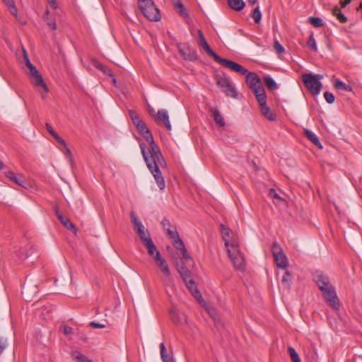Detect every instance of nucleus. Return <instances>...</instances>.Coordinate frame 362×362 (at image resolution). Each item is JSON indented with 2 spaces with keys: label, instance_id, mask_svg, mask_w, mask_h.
I'll use <instances>...</instances> for the list:
<instances>
[{
  "label": "nucleus",
  "instance_id": "6e6552de",
  "mask_svg": "<svg viewBox=\"0 0 362 362\" xmlns=\"http://www.w3.org/2000/svg\"><path fill=\"white\" fill-rule=\"evenodd\" d=\"M271 250L276 266L279 268L286 269L288 267V259L283 252L281 246L277 243H273Z\"/></svg>",
  "mask_w": 362,
  "mask_h": 362
},
{
  "label": "nucleus",
  "instance_id": "79ce46f5",
  "mask_svg": "<svg viewBox=\"0 0 362 362\" xmlns=\"http://www.w3.org/2000/svg\"><path fill=\"white\" fill-rule=\"evenodd\" d=\"M324 97H325L326 101L329 104H332L334 102V99H335L334 95L330 92H328V91L325 92L324 93Z\"/></svg>",
  "mask_w": 362,
  "mask_h": 362
},
{
  "label": "nucleus",
  "instance_id": "39448f33",
  "mask_svg": "<svg viewBox=\"0 0 362 362\" xmlns=\"http://www.w3.org/2000/svg\"><path fill=\"white\" fill-rule=\"evenodd\" d=\"M227 252L229 258L233 262L234 267L238 270L243 271L245 267V262L243 255L239 250L238 245L235 243H231L230 247L227 249Z\"/></svg>",
  "mask_w": 362,
  "mask_h": 362
},
{
  "label": "nucleus",
  "instance_id": "f8f14e48",
  "mask_svg": "<svg viewBox=\"0 0 362 362\" xmlns=\"http://www.w3.org/2000/svg\"><path fill=\"white\" fill-rule=\"evenodd\" d=\"M178 50L185 60L194 61L197 59L196 51L187 45H179Z\"/></svg>",
  "mask_w": 362,
  "mask_h": 362
},
{
  "label": "nucleus",
  "instance_id": "e2e57ef3",
  "mask_svg": "<svg viewBox=\"0 0 362 362\" xmlns=\"http://www.w3.org/2000/svg\"><path fill=\"white\" fill-rule=\"evenodd\" d=\"M257 1V0H247L248 3L250 4L252 6L255 5Z\"/></svg>",
  "mask_w": 362,
  "mask_h": 362
},
{
  "label": "nucleus",
  "instance_id": "ddd939ff",
  "mask_svg": "<svg viewBox=\"0 0 362 362\" xmlns=\"http://www.w3.org/2000/svg\"><path fill=\"white\" fill-rule=\"evenodd\" d=\"M154 120L157 124L163 123L168 131L172 130V126L170 122L168 112L165 109L159 110L154 117Z\"/></svg>",
  "mask_w": 362,
  "mask_h": 362
},
{
  "label": "nucleus",
  "instance_id": "b1692460",
  "mask_svg": "<svg viewBox=\"0 0 362 362\" xmlns=\"http://www.w3.org/2000/svg\"><path fill=\"white\" fill-rule=\"evenodd\" d=\"M229 6L235 10L240 11L245 7V2L243 0H227Z\"/></svg>",
  "mask_w": 362,
  "mask_h": 362
},
{
  "label": "nucleus",
  "instance_id": "603ef678",
  "mask_svg": "<svg viewBox=\"0 0 362 362\" xmlns=\"http://www.w3.org/2000/svg\"><path fill=\"white\" fill-rule=\"evenodd\" d=\"M56 141L60 144L62 145L63 147L64 146H66V142L64 141V140L61 138L58 134H57L54 137Z\"/></svg>",
  "mask_w": 362,
  "mask_h": 362
},
{
  "label": "nucleus",
  "instance_id": "58836bf2",
  "mask_svg": "<svg viewBox=\"0 0 362 362\" xmlns=\"http://www.w3.org/2000/svg\"><path fill=\"white\" fill-rule=\"evenodd\" d=\"M308 46L314 52L317 51V45L313 34H311L308 40Z\"/></svg>",
  "mask_w": 362,
  "mask_h": 362
},
{
  "label": "nucleus",
  "instance_id": "2eb2a0df",
  "mask_svg": "<svg viewBox=\"0 0 362 362\" xmlns=\"http://www.w3.org/2000/svg\"><path fill=\"white\" fill-rule=\"evenodd\" d=\"M245 81L252 90L262 86L259 77L254 72L248 71L247 73L245 75Z\"/></svg>",
  "mask_w": 362,
  "mask_h": 362
},
{
  "label": "nucleus",
  "instance_id": "864d4df0",
  "mask_svg": "<svg viewBox=\"0 0 362 362\" xmlns=\"http://www.w3.org/2000/svg\"><path fill=\"white\" fill-rule=\"evenodd\" d=\"M64 149H65V154L70 157V160H71V150L68 148L67 145H66V146H64Z\"/></svg>",
  "mask_w": 362,
  "mask_h": 362
},
{
  "label": "nucleus",
  "instance_id": "423d86ee",
  "mask_svg": "<svg viewBox=\"0 0 362 362\" xmlns=\"http://www.w3.org/2000/svg\"><path fill=\"white\" fill-rule=\"evenodd\" d=\"M25 66L28 68L29 72L28 74L29 75V78L31 83L37 87H42L45 93L49 92L48 87L45 83L42 76L40 75L39 71L37 70L36 67L30 62V59H26L25 62Z\"/></svg>",
  "mask_w": 362,
  "mask_h": 362
},
{
  "label": "nucleus",
  "instance_id": "7ed1b4c3",
  "mask_svg": "<svg viewBox=\"0 0 362 362\" xmlns=\"http://www.w3.org/2000/svg\"><path fill=\"white\" fill-rule=\"evenodd\" d=\"M301 77L305 86L310 93L314 96L317 95L322 86L320 80L323 78V76L320 74H303Z\"/></svg>",
  "mask_w": 362,
  "mask_h": 362
},
{
  "label": "nucleus",
  "instance_id": "9d476101",
  "mask_svg": "<svg viewBox=\"0 0 362 362\" xmlns=\"http://www.w3.org/2000/svg\"><path fill=\"white\" fill-rule=\"evenodd\" d=\"M218 63L222 65L223 67L228 68L230 70L237 72L242 76H245L248 72V70L246 68L229 59H223L221 57Z\"/></svg>",
  "mask_w": 362,
  "mask_h": 362
},
{
  "label": "nucleus",
  "instance_id": "7c9ffc66",
  "mask_svg": "<svg viewBox=\"0 0 362 362\" xmlns=\"http://www.w3.org/2000/svg\"><path fill=\"white\" fill-rule=\"evenodd\" d=\"M129 115L131 117V119L132 120L133 124L135 125L136 127L142 122H144L140 118L139 114L135 110H129Z\"/></svg>",
  "mask_w": 362,
  "mask_h": 362
},
{
  "label": "nucleus",
  "instance_id": "9b49d317",
  "mask_svg": "<svg viewBox=\"0 0 362 362\" xmlns=\"http://www.w3.org/2000/svg\"><path fill=\"white\" fill-rule=\"evenodd\" d=\"M313 276L314 280L321 292L325 291L329 288V287H332L329 277L325 275L322 272H316Z\"/></svg>",
  "mask_w": 362,
  "mask_h": 362
},
{
  "label": "nucleus",
  "instance_id": "37998d69",
  "mask_svg": "<svg viewBox=\"0 0 362 362\" xmlns=\"http://www.w3.org/2000/svg\"><path fill=\"white\" fill-rule=\"evenodd\" d=\"M274 48L278 54H281L284 52V47L277 40L274 43Z\"/></svg>",
  "mask_w": 362,
  "mask_h": 362
},
{
  "label": "nucleus",
  "instance_id": "8fccbe9b",
  "mask_svg": "<svg viewBox=\"0 0 362 362\" xmlns=\"http://www.w3.org/2000/svg\"><path fill=\"white\" fill-rule=\"evenodd\" d=\"M161 224L163 226V228L166 230V229L168 228H172L171 226H170V223L169 221V220L166 219V218H164L162 222H161Z\"/></svg>",
  "mask_w": 362,
  "mask_h": 362
},
{
  "label": "nucleus",
  "instance_id": "c9c22d12",
  "mask_svg": "<svg viewBox=\"0 0 362 362\" xmlns=\"http://www.w3.org/2000/svg\"><path fill=\"white\" fill-rule=\"evenodd\" d=\"M334 88H337V89H341V90H344L345 91H349V92H351L352 90H353L351 86H350L349 85L346 84L345 83H344L343 81H341L339 79H337L335 81V83H334Z\"/></svg>",
  "mask_w": 362,
  "mask_h": 362
},
{
  "label": "nucleus",
  "instance_id": "a878e982",
  "mask_svg": "<svg viewBox=\"0 0 362 362\" xmlns=\"http://www.w3.org/2000/svg\"><path fill=\"white\" fill-rule=\"evenodd\" d=\"M143 245L146 247L148 255L153 259L156 254L157 252H160L158 250H157L156 247L152 240L147 241V243H145Z\"/></svg>",
  "mask_w": 362,
  "mask_h": 362
},
{
  "label": "nucleus",
  "instance_id": "dca6fc26",
  "mask_svg": "<svg viewBox=\"0 0 362 362\" xmlns=\"http://www.w3.org/2000/svg\"><path fill=\"white\" fill-rule=\"evenodd\" d=\"M5 175L10 180L23 188H26L28 185L25 177L22 174H16L12 171H7L5 173Z\"/></svg>",
  "mask_w": 362,
  "mask_h": 362
},
{
  "label": "nucleus",
  "instance_id": "f257e3e1",
  "mask_svg": "<svg viewBox=\"0 0 362 362\" xmlns=\"http://www.w3.org/2000/svg\"><path fill=\"white\" fill-rule=\"evenodd\" d=\"M137 130L143 136L145 140L149 144L150 146V156H148L146 152V146L144 144H140L141 153L144 157L145 162L146 163L147 167L153 174L156 183L160 189H163L165 187V183L163 177L162 176L161 172L159 169V165L161 167L165 166L164 158L161 154V152L154 141L153 136L146 127L144 122H142L136 127Z\"/></svg>",
  "mask_w": 362,
  "mask_h": 362
},
{
  "label": "nucleus",
  "instance_id": "72a5a7b5",
  "mask_svg": "<svg viewBox=\"0 0 362 362\" xmlns=\"http://www.w3.org/2000/svg\"><path fill=\"white\" fill-rule=\"evenodd\" d=\"M287 351L292 362H301L300 356L294 348L288 346Z\"/></svg>",
  "mask_w": 362,
  "mask_h": 362
},
{
  "label": "nucleus",
  "instance_id": "0e129e2a",
  "mask_svg": "<svg viewBox=\"0 0 362 362\" xmlns=\"http://www.w3.org/2000/svg\"><path fill=\"white\" fill-rule=\"evenodd\" d=\"M4 168V164L1 161H0V170H2Z\"/></svg>",
  "mask_w": 362,
  "mask_h": 362
},
{
  "label": "nucleus",
  "instance_id": "2f4dec72",
  "mask_svg": "<svg viewBox=\"0 0 362 362\" xmlns=\"http://www.w3.org/2000/svg\"><path fill=\"white\" fill-rule=\"evenodd\" d=\"M291 274L288 271H286L281 279V284L284 288L289 289L291 287Z\"/></svg>",
  "mask_w": 362,
  "mask_h": 362
},
{
  "label": "nucleus",
  "instance_id": "c85d7f7f",
  "mask_svg": "<svg viewBox=\"0 0 362 362\" xmlns=\"http://www.w3.org/2000/svg\"><path fill=\"white\" fill-rule=\"evenodd\" d=\"M264 82L267 88L270 90H276L278 86L275 81L270 77L269 76H267L264 77Z\"/></svg>",
  "mask_w": 362,
  "mask_h": 362
},
{
  "label": "nucleus",
  "instance_id": "473e14b6",
  "mask_svg": "<svg viewBox=\"0 0 362 362\" xmlns=\"http://www.w3.org/2000/svg\"><path fill=\"white\" fill-rule=\"evenodd\" d=\"M71 356L74 360L77 362H93L90 359H88L86 356L78 351H73Z\"/></svg>",
  "mask_w": 362,
  "mask_h": 362
},
{
  "label": "nucleus",
  "instance_id": "052dcab7",
  "mask_svg": "<svg viewBox=\"0 0 362 362\" xmlns=\"http://www.w3.org/2000/svg\"><path fill=\"white\" fill-rule=\"evenodd\" d=\"M49 4L54 8H57V1L56 0H47Z\"/></svg>",
  "mask_w": 362,
  "mask_h": 362
},
{
  "label": "nucleus",
  "instance_id": "338daca9",
  "mask_svg": "<svg viewBox=\"0 0 362 362\" xmlns=\"http://www.w3.org/2000/svg\"><path fill=\"white\" fill-rule=\"evenodd\" d=\"M112 82L115 84L116 83V79L115 78H112Z\"/></svg>",
  "mask_w": 362,
  "mask_h": 362
},
{
  "label": "nucleus",
  "instance_id": "4be33fe9",
  "mask_svg": "<svg viewBox=\"0 0 362 362\" xmlns=\"http://www.w3.org/2000/svg\"><path fill=\"white\" fill-rule=\"evenodd\" d=\"M304 134L315 146H316L320 149L322 148V146L320 140L313 132L308 129H304Z\"/></svg>",
  "mask_w": 362,
  "mask_h": 362
},
{
  "label": "nucleus",
  "instance_id": "4d7b16f0",
  "mask_svg": "<svg viewBox=\"0 0 362 362\" xmlns=\"http://www.w3.org/2000/svg\"><path fill=\"white\" fill-rule=\"evenodd\" d=\"M100 69H101V70H102L105 74H108V75H110V76H112L111 71H110V69H106V68H105V67H103V66H101V67H100Z\"/></svg>",
  "mask_w": 362,
  "mask_h": 362
},
{
  "label": "nucleus",
  "instance_id": "774afa93",
  "mask_svg": "<svg viewBox=\"0 0 362 362\" xmlns=\"http://www.w3.org/2000/svg\"><path fill=\"white\" fill-rule=\"evenodd\" d=\"M359 8L362 9V3L360 4Z\"/></svg>",
  "mask_w": 362,
  "mask_h": 362
},
{
  "label": "nucleus",
  "instance_id": "aec40b11",
  "mask_svg": "<svg viewBox=\"0 0 362 362\" xmlns=\"http://www.w3.org/2000/svg\"><path fill=\"white\" fill-rule=\"evenodd\" d=\"M252 92L254 93L259 106L267 103V95L263 86L255 88V90H253Z\"/></svg>",
  "mask_w": 362,
  "mask_h": 362
},
{
  "label": "nucleus",
  "instance_id": "c756f323",
  "mask_svg": "<svg viewBox=\"0 0 362 362\" xmlns=\"http://www.w3.org/2000/svg\"><path fill=\"white\" fill-rule=\"evenodd\" d=\"M333 16H336L337 18L342 23L347 22V18L341 13L340 8L338 6H335L332 10Z\"/></svg>",
  "mask_w": 362,
  "mask_h": 362
},
{
  "label": "nucleus",
  "instance_id": "0eeeda50",
  "mask_svg": "<svg viewBox=\"0 0 362 362\" xmlns=\"http://www.w3.org/2000/svg\"><path fill=\"white\" fill-rule=\"evenodd\" d=\"M216 83L227 96L233 98H237V92L235 87L233 86L229 78L224 73L216 75Z\"/></svg>",
  "mask_w": 362,
  "mask_h": 362
},
{
  "label": "nucleus",
  "instance_id": "5701e85b",
  "mask_svg": "<svg viewBox=\"0 0 362 362\" xmlns=\"http://www.w3.org/2000/svg\"><path fill=\"white\" fill-rule=\"evenodd\" d=\"M260 112L269 121H274L276 119L275 115L271 111L270 108L265 105L259 106Z\"/></svg>",
  "mask_w": 362,
  "mask_h": 362
},
{
  "label": "nucleus",
  "instance_id": "de8ad7c7",
  "mask_svg": "<svg viewBox=\"0 0 362 362\" xmlns=\"http://www.w3.org/2000/svg\"><path fill=\"white\" fill-rule=\"evenodd\" d=\"M61 329H62L64 334L68 335L72 332V328L67 325H63Z\"/></svg>",
  "mask_w": 362,
  "mask_h": 362
},
{
  "label": "nucleus",
  "instance_id": "a18cd8bd",
  "mask_svg": "<svg viewBox=\"0 0 362 362\" xmlns=\"http://www.w3.org/2000/svg\"><path fill=\"white\" fill-rule=\"evenodd\" d=\"M170 315L174 323H178L180 322V317L176 311L170 310Z\"/></svg>",
  "mask_w": 362,
  "mask_h": 362
},
{
  "label": "nucleus",
  "instance_id": "680f3d73",
  "mask_svg": "<svg viewBox=\"0 0 362 362\" xmlns=\"http://www.w3.org/2000/svg\"><path fill=\"white\" fill-rule=\"evenodd\" d=\"M23 59L25 62L26 61V59H29L28 54L24 48H23Z\"/></svg>",
  "mask_w": 362,
  "mask_h": 362
},
{
  "label": "nucleus",
  "instance_id": "49530a36",
  "mask_svg": "<svg viewBox=\"0 0 362 362\" xmlns=\"http://www.w3.org/2000/svg\"><path fill=\"white\" fill-rule=\"evenodd\" d=\"M45 127L47 130L49 132V133L54 137L57 133L52 129V126L49 123L45 124Z\"/></svg>",
  "mask_w": 362,
  "mask_h": 362
},
{
  "label": "nucleus",
  "instance_id": "6ab92c4d",
  "mask_svg": "<svg viewBox=\"0 0 362 362\" xmlns=\"http://www.w3.org/2000/svg\"><path fill=\"white\" fill-rule=\"evenodd\" d=\"M56 215L63 226L75 234L76 233L77 229L75 225L67 217L64 216L57 209H56Z\"/></svg>",
  "mask_w": 362,
  "mask_h": 362
},
{
  "label": "nucleus",
  "instance_id": "4468645a",
  "mask_svg": "<svg viewBox=\"0 0 362 362\" xmlns=\"http://www.w3.org/2000/svg\"><path fill=\"white\" fill-rule=\"evenodd\" d=\"M198 35L199 38V44L200 45V46L203 47V49L205 50V52L208 54L209 56L211 57L214 59V61H216L218 63V62L221 57L211 49L209 45L205 40L204 35L200 30H198Z\"/></svg>",
  "mask_w": 362,
  "mask_h": 362
},
{
  "label": "nucleus",
  "instance_id": "6e6d98bb",
  "mask_svg": "<svg viewBox=\"0 0 362 362\" xmlns=\"http://www.w3.org/2000/svg\"><path fill=\"white\" fill-rule=\"evenodd\" d=\"M48 25L52 29V30H56L57 28V24L54 21H50V22H48L47 23Z\"/></svg>",
  "mask_w": 362,
  "mask_h": 362
},
{
  "label": "nucleus",
  "instance_id": "ea45409f",
  "mask_svg": "<svg viewBox=\"0 0 362 362\" xmlns=\"http://www.w3.org/2000/svg\"><path fill=\"white\" fill-rule=\"evenodd\" d=\"M309 21L313 26L316 28L321 27L323 25L322 21L320 18L310 17Z\"/></svg>",
  "mask_w": 362,
  "mask_h": 362
},
{
  "label": "nucleus",
  "instance_id": "20e7f679",
  "mask_svg": "<svg viewBox=\"0 0 362 362\" xmlns=\"http://www.w3.org/2000/svg\"><path fill=\"white\" fill-rule=\"evenodd\" d=\"M129 216L133 225L134 230L138 235L142 243L144 244L145 243H147V241L151 240L152 239L148 230L144 227L136 213L134 211H132Z\"/></svg>",
  "mask_w": 362,
  "mask_h": 362
},
{
  "label": "nucleus",
  "instance_id": "c03bdc74",
  "mask_svg": "<svg viewBox=\"0 0 362 362\" xmlns=\"http://www.w3.org/2000/svg\"><path fill=\"white\" fill-rule=\"evenodd\" d=\"M269 195L272 199H279V200H283V199L277 194L276 190L274 189H273V188H271L269 190Z\"/></svg>",
  "mask_w": 362,
  "mask_h": 362
},
{
  "label": "nucleus",
  "instance_id": "412c9836",
  "mask_svg": "<svg viewBox=\"0 0 362 362\" xmlns=\"http://www.w3.org/2000/svg\"><path fill=\"white\" fill-rule=\"evenodd\" d=\"M220 228H221L222 238L225 243V246L228 249L230 247V244L229 243V240L230 238L231 230L229 228L224 226L223 224H221Z\"/></svg>",
  "mask_w": 362,
  "mask_h": 362
},
{
  "label": "nucleus",
  "instance_id": "f03ea898",
  "mask_svg": "<svg viewBox=\"0 0 362 362\" xmlns=\"http://www.w3.org/2000/svg\"><path fill=\"white\" fill-rule=\"evenodd\" d=\"M138 5L141 13L147 19L151 21H160V11L151 0H139Z\"/></svg>",
  "mask_w": 362,
  "mask_h": 362
},
{
  "label": "nucleus",
  "instance_id": "5fc2aeb1",
  "mask_svg": "<svg viewBox=\"0 0 362 362\" xmlns=\"http://www.w3.org/2000/svg\"><path fill=\"white\" fill-rule=\"evenodd\" d=\"M351 2V0H341L340 5L342 8H344Z\"/></svg>",
  "mask_w": 362,
  "mask_h": 362
},
{
  "label": "nucleus",
  "instance_id": "cd10ccee",
  "mask_svg": "<svg viewBox=\"0 0 362 362\" xmlns=\"http://www.w3.org/2000/svg\"><path fill=\"white\" fill-rule=\"evenodd\" d=\"M172 3L174 5V7L177 10V12L182 17L187 16V13L185 11L184 5L182 4L180 0H171Z\"/></svg>",
  "mask_w": 362,
  "mask_h": 362
},
{
  "label": "nucleus",
  "instance_id": "a19ab883",
  "mask_svg": "<svg viewBox=\"0 0 362 362\" xmlns=\"http://www.w3.org/2000/svg\"><path fill=\"white\" fill-rule=\"evenodd\" d=\"M173 242L174 247L179 251H181L185 247L180 238L174 240Z\"/></svg>",
  "mask_w": 362,
  "mask_h": 362
},
{
  "label": "nucleus",
  "instance_id": "4c0bfd02",
  "mask_svg": "<svg viewBox=\"0 0 362 362\" xmlns=\"http://www.w3.org/2000/svg\"><path fill=\"white\" fill-rule=\"evenodd\" d=\"M167 234L173 240V241L178 238H180L178 232L175 227L168 228L166 229Z\"/></svg>",
  "mask_w": 362,
  "mask_h": 362
},
{
  "label": "nucleus",
  "instance_id": "13d9d810",
  "mask_svg": "<svg viewBox=\"0 0 362 362\" xmlns=\"http://www.w3.org/2000/svg\"><path fill=\"white\" fill-rule=\"evenodd\" d=\"M8 6L13 7V9H15L13 2L12 0H3Z\"/></svg>",
  "mask_w": 362,
  "mask_h": 362
},
{
  "label": "nucleus",
  "instance_id": "393cba45",
  "mask_svg": "<svg viewBox=\"0 0 362 362\" xmlns=\"http://www.w3.org/2000/svg\"><path fill=\"white\" fill-rule=\"evenodd\" d=\"M211 112L213 114L214 119L216 124H218L220 127L225 126L224 118L221 115L220 112L216 108L211 109Z\"/></svg>",
  "mask_w": 362,
  "mask_h": 362
},
{
  "label": "nucleus",
  "instance_id": "3c124183",
  "mask_svg": "<svg viewBox=\"0 0 362 362\" xmlns=\"http://www.w3.org/2000/svg\"><path fill=\"white\" fill-rule=\"evenodd\" d=\"M180 252L184 259H185L187 260L191 259L185 247L180 251Z\"/></svg>",
  "mask_w": 362,
  "mask_h": 362
},
{
  "label": "nucleus",
  "instance_id": "bf43d9fd",
  "mask_svg": "<svg viewBox=\"0 0 362 362\" xmlns=\"http://www.w3.org/2000/svg\"><path fill=\"white\" fill-rule=\"evenodd\" d=\"M49 4L54 8H57V1L56 0H47Z\"/></svg>",
  "mask_w": 362,
  "mask_h": 362
},
{
  "label": "nucleus",
  "instance_id": "e433bc0d",
  "mask_svg": "<svg viewBox=\"0 0 362 362\" xmlns=\"http://www.w3.org/2000/svg\"><path fill=\"white\" fill-rule=\"evenodd\" d=\"M252 18L256 23H259L262 18V13L260 12L259 6H257L252 11Z\"/></svg>",
  "mask_w": 362,
  "mask_h": 362
},
{
  "label": "nucleus",
  "instance_id": "a211bd4d",
  "mask_svg": "<svg viewBox=\"0 0 362 362\" xmlns=\"http://www.w3.org/2000/svg\"><path fill=\"white\" fill-rule=\"evenodd\" d=\"M154 260L156 262L157 266L160 268L161 272L166 276H170V271L166 263V261L161 257L160 252H157L154 257Z\"/></svg>",
  "mask_w": 362,
  "mask_h": 362
},
{
  "label": "nucleus",
  "instance_id": "1a4fd4ad",
  "mask_svg": "<svg viewBox=\"0 0 362 362\" xmlns=\"http://www.w3.org/2000/svg\"><path fill=\"white\" fill-rule=\"evenodd\" d=\"M323 297L327 301L329 305L334 310H339L340 308L339 299L337 296L334 288L329 287L327 290L322 292Z\"/></svg>",
  "mask_w": 362,
  "mask_h": 362
},
{
  "label": "nucleus",
  "instance_id": "09e8293b",
  "mask_svg": "<svg viewBox=\"0 0 362 362\" xmlns=\"http://www.w3.org/2000/svg\"><path fill=\"white\" fill-rule=\"evenodd\" d=\"M90 326L93 328H104L105 325L95 322L94 321L90 322Z\"/></svg>",
  "mask_w": 362,
  "mask_h": 362
},
{
  "label": "nucleus",
  "instance_id": "f704fd0d",
  "mask_svg": "<svg viewBox=\"0 0 362 362\" xmlns=\"http://www.w3.org/2000/svg\"><path fill=\"white\" fill-rule=\"evenodd\" d=\"M160 357L163 362H174L172 358H168L164 343L160 344Z\"/></svg>",
  "mask_w": 362,
  "mask_h": 362
},
{
  "label": "nucleus",
  "instance_id": "f3484780",
  "mask_svg": "<svg viewBox=\"0 0 362 362\" xmlns=\"http://www.w3.org/2000/svg\"><path fill=\"white\" fill-rule=\"evenodd\" d=\"M185 284L187 287V288L191 292L192 295L199 302L202 303L204 301L202 294L198 290L197 285L194 282V281L192 279H189L187 281H185Z\"/></svg>",
  "mask_w": 362,
  "mask_h": 362
},
{
  "label": "nucleus",
  "instance_id": "bb28decb",
  "mask_svg": "<svg viewBox=\"0 0 362 362\" xmlns=\"http://www.w3.org/2000/svg\"><path fill=\"white\" fill-rule=\"evenodd\" d=\"M177 271L184 281L191 279V272L183 264L180 267L177 266Z\"/></svg>",
  "mask_w": 362,
  "mask_h": 362
},
{
  "label": "nucleus",
  "instance_id": "69168bd1",
  "mask_svg": "<svg viewBox=\"0 0 362 362\" xmlns=\"http://www.w3.org/2000/svg\"><path fill=\"white\" fill-rule=\"evenodd\" d=\"M153 112H154V110L153 109H151V110H149V114L153 116Z\"/></svg>",
  "mask_w": 362,
  "mask_h": 362
}]
</instances>
